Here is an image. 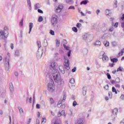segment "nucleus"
<instances>
[{"instance_id": "obj_23", "label": "nucleus", "mask_w": 124, "mask_h": 124, "mask_svg": "<svg viewBox=\"0 0 124 124\" xmlns=\"http://www.w3.org/2000/svg\"><path fill=\"white\" fill-rule=\"evenodd\" d=\"M118 108H114V109L112 110V114H114V115H117V113H118Z\"/></svg>"}, {"instance_id": "obj_5", "label": "nucleus", "mask_w": 124, "mask_h": 124, "mask_svg": "<svg viewBox=\"0 0 124 124\" xmlns=\"http://www.w3.org/2000/svg\"><path fill=\"white\" fill-rule=\"evenodd\" d=\"M64 59L65 60L64 66L65 67V69L67 70H69L70 69V67H69V65L70 64V62H69V60L66 56L64 57Z\"/></svg>"}, {"instance_id": "obj_43", "label": "nucleus", "mask_w": 124, "mask_h": 124, "mask_svg": "<svg viewBox=\"0 0 124 124\" xmlns=\"http://www.w3.org/2000/svg\"><path fill=\"white\" fill-rule=\"evenodd\" d=\"M77 27L78 29H80L82 27V24L78 23L77 24Z\"/></svg>"}, {"instance_id": "obj_38", "label": "nucleus", "mask_w": 124, "mask_h": 124, "mask_svg": "<svg viewBox=\"0 0 124 124\" xmlns=\"http://www.w3.org/2000/svg\"><path fill=\"white\" fill-rule=\"evenodd\" d=\"M38 21L39 22H42L43 21V17L41 16H39Z\"/></svg>"}, {"instance_id": "obj_29", "label": "nucleus", "mask_w": 124, "mask_h": 124, "mask_svg": "<svg viewBox=\"0 0 124 124\" xmlns=\"http://www.w3.org/2000/svg\"><path fill=\"white\" fill-rule=\"evenodd\" d=\"M88 0H84L80 2V4L81 5L82 4L86 5L87 4V3H88Z\"/></svg>"}, {"instance_id": "obj_54", "label": "nucleus", "mask_w": 124, "mask_h": 124, "mask_svg": "<svg viewBox=\"0 0 124 124\" xmlns=\"http://www.w3.org/2000/svg\"><path fill=\"white\" fill-rule=\"evenodd\" d=\"M38 12L39 13H41V14H43V11H42V10H41V9H38Z\"/></svg>"}, {"instance_id": "obj_51", "label": "nucleus", "mask_w": 124, "mask_h": 124, "mask_svg": "<svg viewBox=\"0 0 124 124\" xmlns=\"http://www.w3.org/2000/svg\"><path fill=\"white\" fill-rule=\"evenodd\" d=\"M77 105V102L76 101H74L73 103V106L75 107Z\"/></svg>"}, {"instance_id": "obj_27", "label": "nucleus", "mask_w": 124, "mask_h": 124, "mask_svg": "<svg viewBox=\"0 0 124 124\" xmlns=\"http://www.w3.org/2000/svg\"><path fill=\"white\" fill-rule=\"evenodd\" d=\"M15 57H19L20 56V53L19 52L18 50H16L15 53Z\"/></svg>"}, {"instance_id": "obj_39", "label": "nucleus", "mask_w": 124, "mask_h": 124, "mask_svg": "<svg viewBox=\"0 0 124 124\" xmlns=\"http://www.w3.org/2000/svg\"><path fill=\"white\" fill-rule=\"evenodd\" d=\"M123 70H124V68H123L122 67H119L117 69V72H119V71H123Z\"/></svg>"}, {"instance_id": "obj_8", "label": "nucleus", "mask_w": 124, "mask_h": 124, "mask_svg": "<svg viewBox=\"0 0 124 124\" xmlns=\"http://www.w3.org/2000/svg\"><path fill=\"white\" fill-rule=\"evenodd\" d=\"M49 65L50 66L51 71H53V69H57V68H56L57 67V63L55 62H52L50 63Z\"/></svg>"}, {"instance_id": "obj_59", "label": "nucleus", "mask_w": 124, "mask_h": 124, "mask_svg": "<svg viewBox=\"0 0 124 124\" xmlns=\"http://www.w3.org/2000/svg\"><path fill=\"white\" fill-rule=\"evenodd\" d=\"M108 95H109L110 98H112V92H109Z\"/></svg>"}, {"instance_id": "obj_60", "label": "nucleus", "mask_w": 124, "mask_h": 124, "mask_svg": "<svg viewBox=\"0 0 124 124\" xmlns=\"http://www.w3.org/2000/svg\"><path fill=\"white\" fill-rule=\"evenodd\" d=\"M120 99H121L122 100H124V94L121 95V96L120 97Z\"/></svg>"}, {"instance_id": "obj_58", "label": "nucleus", "mask_w": 124, "mask_h": 124, "mask_svg": "<svg viewBox=\"0 0 124 124\" xmlns=\"http://www.w3.org/2000/svg\"><path fill=\"white\" fill-rule=\"evenodd\" d=\"M104 89H106V90H108V89H109V85H106L104 87Z\"/></svg>"}, {"instance_id": "obj_33", "label": "nucleus", "mask_w": 124, "mask_h": 124, "mask_svg": "<svg viewBox=\"0 0 124 124\" xmlns=\"http://www.w3.org/2000/svg\"><path fill=\"white\" fill-rule=\"evenodd\" d=\"M65 99H66V94H64L63 96V99L62 100V102H64L65 101Z\"/></svg>"}, {"instance_id": "obj_49", "label": "nucleus", "mask_w": 124, "mask_h": 124, "mask_svg": "<svg viewBox=\"0 0 124 124\" xmlns=\"http://www.w3.org/2000/svg\"><path fill=\"white\" fill-rule=\"evenodd\" d=\"M68 10L69 9H73V10H75V7L74 6H70L68 8Z\"/></svg>"}, {"instance_id": "obj_30", "label": "nucleus", "mask_w": 124, "mask_h": 124, "mask_svg": "<svg viewBox=\"0 0 124 124\" xmlns=\"http://www.w3.org/2000/svg\"><path fill=\"white\" fill-rule=\"evenodd\" d=\"M112 91L113 93H115L116 94H117L118 93V92H117V90L116 89V88L114 87H113L112 88Z\"/></svg>"}, {"instance_id": "obj_20", "label": "nucleus", "mask_w": 124, "mask_h": 124, "mask_svg": "<svg viewBox=\"0 0 124 124\" xmlns=\"http://www.w3.org/2000/svg\"><path fill=\"white\" fill-rule=\"evenodd\" d=\"M82 39L83 40H88V33H85L82 36Z\"/></svg>"}, {"instance_id": "obj_56", "label": "nucleus", "mask_w": 124, "mask_h": 124, "mask_svg": "<svg viewBox=\"0 0 124 124\" xmlns=\"http://www.w3.org/2000/svg\"><path fill=\"white\" fill-rule=\"evenodd\" d=\"M28 5H31V0H27Z\"/></svg>"}, {"instance_id": "obj_55", "label": "nucleus", "mask_w": 124, "mask_h": 124, "mask_svg": "<svg viewBox=\"0 0 124 124\" xmlns=\"http://www.w3.org/2000/svg\"><path fill=\"white\" fill-rule=\"evenodd\" d=\"M77 68L76 67H74L73 69H72V72H76V70Z\"/></svg>"}, {"instance_id": "obj_64", "label": "nucleus", "mask_w": 124, "mask_h": 124, "mask_svg": "<svg viewBox=\"0 0 124 124\" xmlns=\"http://www.w3.org/2000/svg\"><path fill=\"white\" fill-rule=\"evenodd\" d=\"M46 2L48 5H50V0H46Z\"/></svg>"}, {"instance_id": "obj_31", "label": "nucleus", "mask_w": 124, "mask_h": 124, "mask_svg": "<svg viewBox=\"0 0 124 124\" xmlns=\"http://www.w3.org/2000/svg\"><path fill=\"white\" fill-rule=\"evenodd\" d=\"M110 61L111 62H118V59L117 58L111 59Z\"/></svg>"}, {"instance_id": "obj_18", "label": "nucleus", "mask_w": 124, "mask_h": 124, "mask_svg": "<svg viewBox=\"0 0 124 124\" xmlns=\"http://www.w3.org/2000/svg\"><path fill=\"white\" fill-rule=\"evenodd\" d=\"M60 44H61V42L60 41V40L57 39L56 41V47L57 48L60 47Z\"/></svg>"}, {"instance_id": "obj_50", "label": "nucleus", "mask_w": 124, "mask_h": 124, "mask_svg": "<svg viewBox=\"0 0 124 124\" xmlns=\"http://www.w3.org/2000/svg\"><path fill=\"white\" fill-rule=\"evenodd\" d=\"M41 104H42V105L43 106H44V107H45H45H46V106L45 105V102L44 101H42L41 102Z\"/></svg>"}, {"instance_id": "obj_57", "label": "nucleus", "mask_w": 124, "mask_h": 124, "mask_svg": "<svg viewBox=\"0 0 124 124\" xmlns=\"http://www.w3.org/2000/svg\"><path fill=\"white\" fill-rule=\"evenodd\" d=\"M15 75L17 78H18V76H19V73H18L17 72H15Z\"/></svg>"}, {"instance_id": "obj_19", "label": "nucleus", "mask_w": 124, "mask_h": 124, "mask_svg": "<svg viewBox=\"0 0 124 124\" xmlns=\"http://www.w3.org/2000/svg\"><path fill=\"white\" fill-rule=\"evenodd\" d=\"M77 124H84V121L83 120V119H79L78 120Z\"/></svg>"}, {"instance_id": "obj_12", "label": "nucleus", "mask_w": 124, "mask_h": 124, "mask_svg": "<svg viewBox=\"0 0 124 124\" xmlns=\"http://www.w3.org/2000/svg\"><path fill=\"white\" fill-rule=\"evenodd\" d=\"M93 39V35L92 34H88L87 41H92Z\"/></svg>"}, {"instance_id": "obj_42", "label": "nucleus", "mask_w": 124, "mask_h": 124, "mask_svg": "<svg viewBox=\"0 0 124 124\" xmlns=\"http://www.w3.org/2000/svg\"><path fill=\"white\" fill-rule=\"evenodd\" d=\"M114 4L113 5L114 7H117V4H118V1L117 0H114Z\"/></svg>"}, {"instance_id": "obj_17", "label": "nucleus", "mask_w": 124, "mask_h": 124, "mask_svg": "<svg viewBox=\"0 0 124 124\" xmlns=\"http://www.w3.org/2000/svg\"><path fill=\"white\" fill-rule=\"evenodd\" d=\"M94 45V46H97L98 47L101 46V42L99 41H97L95 42Z\"/></svg>"}, {"instance_id": "obj_6", "label": "nucleus", "mask_w": 124, "mask_h": 124, "mask_svg": "<svg viewBox=\"0 0 124 124\" xmlns=\"http://www.w3.org/2000/svg\"><path fill=\"white\" fill-rule=\"evenodd\" d=\"M48 90L50 93H54L55 92V86L52 83H49L47 85Z\"/></svg>"}, {"instance_id": "obj_21", "label": "nucleus", "mask_w": 124, "mask_h": 124, "mask_svg": "<svg viewBox=\"0 0 124 124\" xmlns=\"http://www.w3.org/2000/svg\"><path fill=\"white\" fill-rule=\"evenodd\" d=\"M43 45L44 47H47V46H48V41L46 39L44 40V42L43 43Z\"/></svg>"}, {"instance_id": "obj_4", "label": "nucleus", "mask_w": 124, "mask_h": 124, "mask_svg": "<svg viewBox=\"0 0 124 124\" xmlns=\"http://www.w3.org/2000/svg\"><path fill=\"white\" fill-rule=\"evenodd\" d=\"M100 56H102V57L99 56L100 59H102L103 62H108L109 60V58L107 55H106V53L104 52V51H102L100 53Z\"/></svg>"}, {"instance_id": "obj_11", "label": "nucleus", "mask_w": 124, "mask_h": 124, "mask_svg": "<svg viewBox=\"0 0 124 124\" xmlns=\"http://www.w3.org/2000/svg\"><path fill=\"white\" fill-rule=\"evenodd\" d=\"M18 109L19 111L20 116L24 117V110H23V108L19 107H18Z\"/></svg>"}, {"instance_id": "obj_36", "label": "nucleus", "mask_w": 124, "mask_h": 124, "mask_svg": "<svg viewBox=\"0 0 124 124\" xmlns=\"http://www.w3.org/2000/svg\"><path fill=\"white\" fill-rule=\"evenodd\" d=\"M119 25V23L118 22H116L115 23L114 25V23L112 22V26H114L115 28H118V26Z\"/></svg>"}, {"instance_id": "obj_37", "label": "nucleus", "mask_w": 124, "mask_h": 124, "mask_svg": "<svg viewBox=\"0 0 124 124\" xmlns=\"http://www.w3.org/2000/svg\"><path fill=\"white\" fill-rule=\"evenodd\" d=\"M104 44L106 47H108L109 46V42H104Z\"/></svg>"}, {"instance_id": "obj_15", "label": "nucleus", "mask_w": 124, "mask_h": 124, "mask_svg": "<svg viewBox=\"0 0 124 124\" xmlns=\"http://www.w3.org/2000/svg\"><path fill=\"white\" fill-rule=\"evenodd\" d=\"M10 7H11V3L9 2L5 4V9L7 10H9Z\"/></svg>"}, {"instance_id": "obj_7", "label": "nucleus", "mask_w": 124, "mask_h": 124, "mask_svg": "<svg viewBox=\"0 0 124 124\" xmlns=\"http://www.w3.org/2000/svg\"><path fill=\"white\" fill-rule=\"evenodd\" d=\"M5 67L7 71L9 70V57L5 58Z\"/></svg>"}, {"instance_id": "obj_14", "label": "nucleus", "mask_w": 124, "mask_h": 124, "mask_svg": "<svg viewBox=\"0 0 124 124\" xmlns=\"http://www.w3.org/2000/svg\"><path fill=\"white\" fill-rule=\"evenodd\" d=\"M59 69L62 74H64L65 73V71H64V68H63V66H60Z\"/></svg>"}, {"instance_id": "obj_63", "label": "nucleus", "mask_w": 124, "mask_h": 124, "mask_svg": "<svg viewBox=\"0 0 124 124\" xmlns=\"http://www.w3.org/2000/svg\"><path fill=\"white\" fill-rule=\"evenodd\" d=\"M114 30V28L113 27H110L109 30V31H112Z\"/></svg>"}, {"instance_id": "obj_1", "label": "nucleus", "mask_w": 124, "mask_h": 124, "mask_svg": "<svg viewBox=\"0 0 124 124\" xmlns=\"http://www.w3.org/2000/svg\"><path fill=\"white\" fill-rule=\"evenodd\" d=\"M48 77L49 79L53 81V79L58 85H62L63 84V80L62 78L60 71L58 69H53L51 71V75L48 74Z\"/></svg>"}, {"instance_id": "obj_22", "label": "nucleus", "mask_w": 124, "mask_h": 124, "mask_svg": "<svg viewBox=\"0 0 124 124\" xmlns=\"http://www.w3.org/2000/svg\"><path fill=\"white\" fill-rule=\"evenodd\" d=\"M87 93V88H86V87H83V95H86Z\"/></svg>"}, {"instance_id": "obj_2", "label": "nucleus", "mask_w": 124, "mask_h": 124, "mask_svg": "<svg viewBox=\"0 0 124 124\" xmlns=\"http://www.w3.org/2000/svg\"><path fill=\"white\" fill-rule=\"evenodd\" d=\"M9 34L7 27H5L3 31L0 30V39H5L8 37Z\"/></svg>"}, {"instance_id": "obj_61", "label": "nucleus", "mask_w": 124, "mask_h": 124, "mask_svg": "<svg viewBox=\"0 0 124 124\" xmlns=\"http://www.w3.org/2000/svg\"><path fill=\"white\" fill-rule=\"evenodd\" d=\"M71 54V50H69L67 54L68 57H70Z\"/></svg>"}, {"instance_id": "obj_32", "label": "nucleus", "mask_w": 124, "mask_h": 124, "mask_svg": "<svg viewBox=\"0 0 124 124\" xmlns=\"http://www.w3.org/2000/svg\"><path fill=\"white\" fill-rule=\"evenodd\" d=\"M24 22V18H22L21 20L20 21L19 23V26L20 27H23L24 23H23Z\"/></svg>"}, {"instance_id": "obj_53", "label": "nucleus", "mask_w": 124, "mask_h": 124, "mask_svg": "<svg viewBox=\"0 0 124 124\" xmlns=\"http://www.w3.org/2000/svg\"><path fill=\"white\" fill-rule=\"evenodd\" d=\"M115 82H116V83H120V78H117L116 79H115Z\"/></svg>"}, {"instance_id": "obj_24", "label": "nucleus", "mask_w": 124, "mask_h": 124, "mask_svg": "<svg viewBox=\"0 0 124 124\" xmlns=\"http://www.w3.org/2000/svg\"><path fill=\"white\" fill-rule=\"evenodd\" d=\"M65 1L68 4H72L74 2L73 0H65Z\"/></svg>"}, {"instance_id": "obj_10", "label": "nucleus", "mask_w": 124, "mask_h": 124, "mask_svg": "<svg viewBox=\"0 0 124 124\" xmlns=\"http://www.w3.org/2000/svg\"><path fill=\"white\" fill-rule=\"evenodd\" d=\"M42 55H43V50L38 49L37 52V57L38 59H40L42 57Z\"/></svg>"}, {"instance_id": "obj_35", "label": "nucleus", "mask_w": 124, "mask_h": 124, "mask_svg": "<svg viewBox=\"0 0 124 124\" xmlns=\"http://www.w3.org/2000/svg\"><path fill=\"white\" fill-rule=\"evenodd\" d=\"M50 103L51 105H53L54 104V103H55V101H54V99H53V98H50Z\"/></svg>"}, {"instance_id": "obj_13", "label": "nucleus", "mask_w": 124, "mask_h": 124, "mask_svg": "<svg viewBox=\"0 0 124 124\" xmlns=\"http://www.w3.org/2000/svg\"><path fill=\"white\" fill-rule=\"evenodd\" d=\"M32 28H33V23H32V22H30L29 23V34L31 32V30Z\"/></svg>"}, {"instance_id": "obj_26", "label": "nucleus", "mask_w": 124, "mask_h": 124, "mask_svg": "<svg viewBox=\"0 0 124 124\" xmlns=\"http://www.w3.org/2000/svg\"><path fill=\"white\" fill-rule=\"evenodd\" d=\"M62 100H60V101L58 102L57 106L59 108H61V107H62Z\"/></svg>"}, {"instance_id": "obj_9", "label": "nucleus", "mask_w": 124, "mask_h": 124, "mask_svg": "<svg viewBox=\"0 0 124 124\" xmlns=\"http://www.w3.org/2000/svg\"><path fill=\"white\" fill-rule=\"evenodd\" d=\"M63 9V6L62 5H59L57 7V8L55 9V12H57V13H60L62 10Z\"/></svg>"}, {"instance_id": "obj_45", "label": "nucleus", "mask_w": 124, "mask_h": 124, "mask_svg": "<svg viewBox=\"0 0 124 124\" xmlns=\"http://www.w3.org/2000/svg\"><path fill=\"white\" fill-rule=\"evenodd\" d=\"M61 120H56L54 124H61Z\"/></svg>"}, {"instance_id": "obj_52", "label": "nucleus", "mask_w": 124, "mask_h": 124, "mask_svg": "<svg viewBox=\"0 0 124 124\" xmlns=\"http://www.w3.org/2000/svg\"><path fill=\"white\" fill-rule=\"evenodd\" d=\"M107 77H108V78L110 80V79H111V75H110V74L109 73H107Z\"/></svg>"}, {"instance_id": "obj_34", "label": "nucleus", "mask_w": 124, "mask_h": 124, "mask_svg": "<svg viewBox=\"0 0 124 124\" xmlns=\"http://www.w3.org/2000/svg\"><path fill=\"white\" fill-rule=\"evenodd\" d=\"M72 31L75 32H78V29L76 27H73Z\"/></svg>"}, {"instance_id": "obj_44", "label": "nucleus", "mask_w": 124, "mask_h": 124, "mask_svg": "<svg viewBox=\"0 0 124 124\" xmlns=\"http://www.w3.org/2000/svg\"><path fill=\"white\" fill-rule=\"evenodd\" d=\"M63 47L65 50H67V51H68L69 50V47L66 46L65 44H63Z\"/></svg>"}, {"instance_id": "obj_40", "label": "nucleus", "mask_w": 124, "mask_h": 124, "mask_svg": "<svg viewBox=\"0 0 124 124\" xmlns=\"http://www.w3.org/2000/svg\"><path fill=\"white\" fill-rule=\"evenodd\" d=\"M69 82L71 84H74V83H75V80L74 79V78H71Z\"/></svg>"}, {"instance_id": "obj_41", "label": "nucleus", "mask_w": 124, "mask_h": 124, "mask_svg": "<svg viewBox=\"0 0 124 124\" xmlns=\"http://www.w3.org/2000/svg\"><path fill=\"white\" fill-rule=\"evenodd\" d=\"M37 44L38 47H39V48H41V42H40V41H38L37 42Z\"/></svg>"}, {"instance_id": "obj_25", "label": "nucleus", "mask_w": 124, "mask_h": 124, "mask_svg": "<svg viewBox=\"0 0 124 124\" xmlns=\"http://www.w3.org/2000/svg\"><path fill=\"white\" fill-rule=\"evenodd\" d=\"M38 8H40V4H39V3H37L35 5V10H37V9H38Z\"/></svg>"}, {"instance_id": "obj_62", "label": "nucleus", "mask_w": 124, "mask_h": 124, "mask_svg": "<svg viewBox=\"0 0 124 124\" xmlns=\"http://www.w3.org/2000/svg\"><path fill=\"white\" fill-rule=\"evenodd\" d=\"M115 86L116 87V88H121V85H120V84H115Z\"/></svg>"}, {"instance_id": "obj_28", "label": "nucleus", "mask_w": 124, "mask_h": 124, "mask_svg": "<svg viewBox=\"0 0 124 124\" xmlns=\"http://www.w3.org/2000/svg\"><path fill=\"white\" fill-rule=\"evenodd\" d=\"M111 117L112 121H115V119H116V118H117V115L112 113Z\"/></svg>"}, {"instance_id": "obj_48", "label": "nucleus", "mask_w": 124, "mask_h": 124, "mask_svg": "<svg viewBox=\"0 0 124 124\" xmlns=\"http://www.w3.org/2000/svg\"><path fill=\"white\" fill-rule=\"evenodd\" d=\"M46 123V118H42V124H44Z\"/></svg>"}, {"instance_id": "obj_16", "label": "nucleus", "mask_w": 124, "mask_h": 124, "mask_svg": "<svg viewBox=\"0 0 124 124\" xmlns=\"http://www.w3.org/2000/svg\"><path fill=\"white\" fill-rule=\"evenodd\" d=\"M10 90L11 93H13V92H14V86H13V84H12V83H10Z\"/></svg>"}, {"instance_id": "obj_47", "label": "nucleus", "mask_w": 124, "mask_h": 124, "mask_svg": "<svg viewBox=\"0 0 124 124\" xmlns=\"http://www.w3.org/2000/svg\"><path fill=\"white\" fill-rule=\"evenodd\" d=\"M49 33L51 34V35H55V31L52 30H50Z\"/></svg>"}, {"instance_id": "obj_46", "label": "nucleus", "mask_w": 124, "mask_h": 124, "mask_svg": "<svg viewBox=\"0 0 124 124\" xmlns=\"http://www.w3.org/2000/svg\"><path fill=\"white\" fill-rule=\"evenodd\" d=\"M109 9H107L105 11L106 15H108L109 16V15H110V14H109Z\"/></svg>"}, {"instance_id": "obj_3", "label": "nucleus", "mask_w": 124, "mask_h": 124, "mask_svg": "<svg viewBox=\"0 0 124 124\" xmlns=\"http://www.w3.org/2000/svg\"><path fill=\"white\" fill-rule=\"evenodd\" d=\"M58 16L56 15H53L52 16L51 22V25L53 27H56L58 24Z\"/></svg>"}]
</instances>
